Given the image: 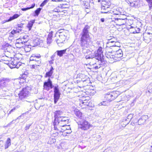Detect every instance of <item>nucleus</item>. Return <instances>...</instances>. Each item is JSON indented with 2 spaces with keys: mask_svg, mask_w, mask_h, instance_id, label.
<instances>
[{
  "mask_svg": "<svg viewBox=\"0 0 152 152\" xmlns=\"http://www.w3.org/2000/svg\"><path fill=\"white\" fill-rule=\"evenodd\" d=\"M13 121H12L11 122H10L9 124H10Z\"/></svg>",
  "mask_w": 152,
  "mask_h": 152,
  "instance_id": "63",
  "label": "nucleus"
},
{
  "mask_svg": "<svg viewBox=\"0 0 152 152\" xmlns=\"http://www.w3.org/2000/svg\"><path fill=\"white\" fill-rule=\"evenodd\" d=\"M20 16V15L18 14L14 15L10 17L9 18L6 20V22H9L12 21L15 19H16Z\"/></svg>",
  "mask_w": 152,
  "mask_h": 152,
  "instance_id": "23",
  "label": "nucleus"
},
{
  "mask_svg": "<svg viewBox=\"0 0 152 152\" xmlns=\"http://www.w3.org/2000/svg\"><path fill=\"white\" fill-rule=\"evenodd\" d=\"M75 115L79 118H81L82 117V113L79 111H76L75 112Z\"/></svg>",
  "mask_w": 152,
  "mask_h": 152,
  "instance_id": "33",
  "label": "nucleus"
},
{
  "mask_svg": "<svg viewBox=\"0 0 152 152\" xmlns=\"http://www.w3.org/2000/svg\"><path fill=\"white\" fill-rule=\"evenodd\" d=\"M123 55L122 51L121 49H120L115 52L114 55L112 52H108L105 54L106 56L108 58L112 60L113 59L114 61H118V58L122 57Z\"/></svg>",
  "mask_w": 152,
  "mask_h": 152,
  "instance_id": "4",
  "label": "nucleus"
},
{
  "mask_svg": "<svg viewBox=\"0 0 152 152\" xmlns=\"http://www.w3.org/2000/svg\"><path fill=\"white\" fill-rule=\"evenodd\" d=\"M118 43V42H115V43ZM115 44L114 45V46H116V45Z\"/></svg>",
  "mask_w": 152,
  "mask_h": 152,
  "instance_id": "62",
  "label": "nucleus"
},
{
  "mask_svg": "<svg viewBox=\"0 0 152 152\" xmlns=\"http://www.w3.org/2000/svg\"><path fill=\"white\" fill-rule=\"evenodd\" d=\"M148 118V116L147 115L142 116L138 120L137 122L138 124L139 125H142L143 124L145 123Z\"/></svg>",
  "mask_w": 152,
  "mask_h": 152,
  "instance_id": "15",
  "label": "nucleus"
},
{
  "mask_svg": "<svg viewBox=\"0 0 152 152\" xmlns=\"http://www.w3.org/2000/svg\"><path fill=\"white\" fill-rule=\"evenodd\" d=\"M58 85L54 86V101L55 104H56L60 97L61 93L60 92Z\"/></svg>",
  "mask_w": 152,
  "mask_h": 152,
  "instance_id": "7",
  "label": "nucleus"
},
{
  "mask_svg": "<svg viewBox=\"0 0 152 152\" xmlns=\"http://www.w3.org/2000/svg\"><path fill=\"white\" fill-rule=\"evenodd\" d=\"M109 5H102L101 7V13H109L110 12V8Z\"/></svg>",
  "mask_w": 152,
  "mask_h": 152,
  "instance_id": "14",
  "label": "nucleus"
},
{
  "mask_svg": "<svg viewBox=\"0 0 152 152\" xmlns=\"http://www.w3.org/2000/svg\"><path fill=\"white\" fill-rule=\"evenodd\" d=\"M84 6L86 8L88 9L90 6V4L88 2L85 1L84 2Z\"/></svg>",
  "mask_w": 152,
  "mask_h": 152,
  "instance_id": "39",
  "label": "nucleus"
},
{
  "mask_svg": "<svg viewBox=\"0 0 152 152\" xmlns=\"http://www.w3.org/2000/svg\"><path fill=\"white\" fill-rule=\"evenodd\" d=\"M60 34L59 35V39L61 40L63 42H64L66 39V37L64 35V33L60 32Z\"/></svg>",
  "mask_w": 152,
  "mask_h": 152,
  "instance_id": "25",
  "label": "nucleus"
},
{
  "mask_svg": "<svg viewBox=\"0 0 152 152\" xmlns=\"http://www.w3.org/2000/svg\"><path fill=\"white\" fill-rule=\"evenodd\" d=\"M84 99V98H83V102H82V104L84 105H88L89 104V102H88V100L87 99Z\"/></svg>",
  "mask_w": 152,
  "mask_h": 152,
  "instance_id": "36",
  "label": "nucleus"
},
{
  "mask_svg": "<svg viewBox=\"0 0 152 152\" xmlns=\"http://www.w3.org/2000/svg\"><path fill=\"white\" fill-rule=\"evenodd\" d=\"M69 121V120L66 117H63L61 119L57 121H54L53 125L54 126L55 130H58V129L60 127H64V126H67V125Z\"/></svg>",
  "mask_w": 152,
  "mask_h": 152,
  "instance_id": "3",
  "label": "nucleus"
},
{
  "mask_svg": "<svg viewBox=\"0 0 152 152\" xmlns=\"http://www.w3.org/2000/svg\"><path fill=\"white\" fill-rule=\"evenodd\" d=\"M26 40L25 41L22 40L21 39V38L18 39L16 40V46H18L19 44H20L21 47H22L23 46L25 45V43L26 42Z\"/></svg>",
  "mask_w": 152,
  "mask_h": 152,
  "instance_id": "20",
  "label": "nucleus"
},
{
  "mask_svg": "<svg viewBox=\"0 0 152 152\" xmlns=\"http://www.w3.org/2000/svg\"><path fill=\"white\" fill-rule=\"evenodd\" d=\"M87 92L89 93V94L90 95H94V90H88Z\"/></svg>",
  "mask_w": 152,
  "mask_h": 152,
  "instance_id": "38",
  "label": "nucleus"
},
{
  "mask_svg": "<svg viewBox=\"0 0 152 152\" xmlns=\"http://www.w3.org/2000/svg\"><path fill=\"white\" fill-rule=\"evenodd\" d=\"M146 33L148 34H152V27H147L146 30Z\"/></svg>",
  "mask_w": 152,
  "mask_h": 152,
  "instance_id": "31",
  "label": "nucleus"
},
{
  "mask_svg": "<svg viewBox=\"0 0 152 152\" xmlns=\"http://www.w3.org/2000/svg\"><path fill=\"white\" fill-rule=\"evenodd\" d=\"M54 86L53 85L52 82L50 78L48 79L47 81L45 82L44 83V89L47 91L49 90L50 89L52 88Z\"/></svg>",
  "mask_w": 152,
  "mask_h": 152,
  "instance_id": "11",
  "label": "nucleus"
},
{
  "mask_svg": "<svg viewBox=\"0 0 152 152\" xmlns=\"http://www.w3.org/2000/svg\"><path fill=\"white\" fill-rule=\"evenodd\" d=\"M52 12H60V10H59V9L58 8H57L54 9L53 11H52Z\"/></svg>",
  "mask_w": 152,
  "mask_h": 152,
  "instance_id": "46",
  "label": "nucleus"
},
{
  "mask_svg": "<svg viewBox=\"0 0 152 152\" xmlns=\"http://www.w3.org/2000/svg\"><path fill=\"white\" fill-rule=\"evenodd\" d=\"M39 44V43L37 42V44L36 45H38Z\"/></svg>",
  "mask_w": 152,
  "mask_h": 152,
  "instance_id": "61",
  "label": "nucleus"
},
{
  "mask_svg": "<svg viewBox=\"0 0 152 152\" xmlns=\"http://www.w3.org/2000/svg\"><path fill=\"white\" fill-rule=\"evenodd\" d=\"M11 81L10 79L8 77H1L0 78V89L8 86Z\"/></svg>",
  "mask_w": 152,
  "mask_h": 152,
  "instance_id": "8",
  "label": "nucleus"
},
{
  "mask_svg": "<svg viewBox=\"0 0 152 152\" xmlns=\"http://www.w3.org/2000/svg\"><path fill=\"white\" fill-rule=\"evenodd\" d=\"M77 123L78 128L83 130L88 129L91 126L88 122L85 119H80Z\"/></svg>",
  "mask_w": 152,
  "mask_h": 152,
  "instance_id": "6",
  "label": "nucleus"
},
{
  "mask_svg": "<svg viewBox=\"0 0 152 152\" xmlns=\"http://www.w3.org/2000/svg\"><path fill=\"white\" fill-rule=\"evenodd\" d=\"M100 67L101 65L100 64H99L98 66H94V68L96 69L99 68Z\"/></svg>",
  "mask_w": 152,
  "mask_h": 152,
  "instance_id": "52",
  "label": "nucleus"
},
{
  "mask_svg": "<svg viewBox=\"0 0 152 152\" xmlns=\"http://www.w3.org/2000/svg\"><path fill=\"white\" fill-rule=\"evenodd\" d=\"M85 58L86 59H92L94 56L92 54V52L89 50H87L85 53Z\"/></svg>",
  "mask_w": 152,
  "mask_h": 152,
  "instance_id": "17",
  "label": "nucleus"
},
{
  "mask_svg": "<svg viewBox=\"0 0 152 152\" xmlns=\"http://www.w3.org/2000/svg\"><path fill=\"white\" fill-rule=\"evenodd\" d=\"M152 37L149 35H147L143 37V40L147 43H149L151 40Z\"/></svg>",
  "mask_w": 152,
  "mask_h": 152,
  "instance_id": "22",
  "label": "nucleus"
},
{
  "mask_svg": "<svg viewBox=\"0 0 152 152\" xmlns=\"http://www.w3.org/2000/svg\"><path fill=\"white\" fill-rule=\"evenodd\" d=\"M54 61L53 59H52L49 62L50 64H52L53 63V61Z\"/></svg>",
  "mask_w": 152,
  "mask_h": 152,
  "instance_id": "54",
  "label": "nucleus"
},
{
  "mask_svg": "<svg viewBox=\"0 0 152 152\" xmlns=\"http://www.w3.org/2000/svg\"><path fill=\"white\" fill-rule=\"evenodd\" d=\"M52 38H47V43L49 45L51 44L52 41Z\"/></svg>",
  "mask_w": 152,
  "mask_h": 152,
  "instance_id": "43",
  "label": "nucleus"
},
{
  "mask_svg": "<svg viewBox=\"0 0 152 152\" xmlns=\"http://www.w3.org/2000/svg\"><path fill=\"white\" fill-rule=\"evenodd\" d=\"M19 107V106L18 105L14 107H16V109L17 108H18Z\"/></svg>",
  "mask_w": 152,
  "mask_h": 152,
  "instance_id": "57",
  "label": "nucleus"
},
{
  "mask_svg": "<svg viewBox=\"0 0 152 152\" xmlns=\"http://www.w3.org/2000/svg\"><path fill=\"white\" fill-rule=\"evenodd\" d=\"M31 87L27 86L23 88L18 94L19 98L21 100L31 102L32 101L31 99V96L30 91Z\"/></svg>",
  "mask_w": 152,
  "mask_h": 152,
  "instance_id": "2",
  "label": "nucleus"
},
{
  "mask_svg": "<svg viewBox=\"0 0 152 152\" xmlns=\"http://www.w3.org/2000/svg\"><path fill=\"white\" fill-rule=\"evenodd\" d=\"M23 24L21 23L20 24H18L17 25L18 27H17V30H19L20 32L22 30V28H23Z\"/></svg>",
  "mask_w": 152,
  "mask_h": 152,
  "instance_id": "35",
  "label": "nucleus"
},
{
  "mask_svg": "<svg viewBox=\"0 0 152 152\" xmlns=\"http://www.w3.org/2000/svg\"><path fill=\"white\" fill-rule=\"evenodd\" d=\"M100 21L102 22H104L105 21L104 19V18H101L100 19Z\"/></svg>",
  "mask_w": 152,
  "mask_h": 152,
  "instance_id": "55",
  "label": "nucleus"
},
{
  "mask_svg": "<svg viewBox=\"0 0 152 152\" xmlns=\"http://www.w3.org/2000/svg\"><path fill=\"white\" fill-rule=\"evenodd\" d=\"M10 62V67L12 69L15 68H18L21 65V62H18L17 59H15L14 58H11Z\"/></svg>",
  "mask_w": 152,
  "mask_h": 152,
  "instance_id": "9",
  "label": "nucleus"
},
{
  "mask_svg": "<svg viewBox=\"0 0 152 152\" xmlns=\"http://www.w3.org/2000/svg\"><path fill=\"white\" fill-rule=\"evenodd\" d=\"M31 125V124L26 125L25 128V130H28Z\"/></svg>",
  "mask_w": 152,
  "mask_h": 152,
  "instance_id": "50",
  "label": "nucleus"
},
{
  "mask_svg": "<svg viewBox=\"0 0 152 152\" xmlns=\"http://www.w3.org/2000/svg\"><path fill=\"white\" fill-rule=\"evenodd\" d=\"M30 69H37L39 66H40L41 65H39L36 63H33V64H30Z\"/></svg>",
  "mask_w": 152,
  "mask_h": 152,
  "instance_id": "27",
  "label": "nucleus"
},
{
  "mask_svg": "<svg viewBox=\"0 0 152 152\" xmlns=\"http://www.w3.org/2000/svg\"><path fill=\"white\" fill-rule=\"evenodd\" d=\"M110 3L109 1H107L106 2V1H102V2H101V4H102V5H109L108 4Z\"/></svg>",
  "mask_w": 152,
  "mask_h": 152,
  "instance_id": "42",
  "label": "nucleus"
},
{
  "mask_svg": "<svg viewBox=\"0 0 152 152\" xmlns=\"http://www.w3.org/2000/svg\"><path fill=\"white\" fill-rule=\"evenodd\" d=\"M11 140L9 138H8L6 142L5 146V148L7 149L11 145Z\"/></svg>",
  "mask_w": 152,
  "mask_h": 152,
  "instance_id": "28",
  "label": "nucleus"
},
{
  "mask_svg": "<svg viewBox=\"0 0 152 152\" xmlns=\"http://www.w3.org/2000/svg\"><path fill=\"white\" fill-rule=\"evenodd\" d=\"M56 56V53H55L53 55L51 56V58L53 59V58H54Z\"/></svg>",
  "mask_w": 152,
  "mask_h": 152,
  "instance_id": "53",
  "label": "nucleus"
},
{
  "mask_svg": "<svg viewBox=\"0 0 152 152\" xmlns=\"http://www.w3.org/2000/svg\"><path fill=\"white\" fill-rule=\"evenodd\" d=\"M63 1V0H53V1Z\"/></svg>",
  "mask_w": 152,
  "mask_h": 152,
  "instance_id": "59",
  "label": "nucleus"
},
{
  "mask_svg": "<svg viewBox=\"0 0 152 152\" xmlns=\"http://www.w3.org/2000/svg\"><path fill=\"white\" fill-rule=\"evenodd\" d=\"M56 42L57 43L59 46H60V45H59V44L63 43V42L61 40H60L59 39H58L57 40Z\"/></svg>",
  "mask_w": 152,
  "mask_h": 152,
  "instance_id": "48",
  "label": "nucleus"
},
{
  "mask_svg": "<svg viewBox=\"0 0 152 152\" xmlns=\"http://www.w3.org/2000/svg\"><path fill=\"white\" fill-rule=\"evenodd\" d=\"M117 96L113 93L107 94L105 96V98L107 100L110 102L114 100Z\"/></svg>",
  "mask_w": 152,
  "mask_h": 152,
  "instance_id": "13",
  "label": "nucleus"
},
{
  "mask_svg": "<svg viewBox=\"0 0 152 152\" xmlns=\"http://www.w3.org/2000/svg\"><path fill=\"white\" fill-rule=\"evenodd\" d=\"M42 8H37L36 10L34 11V13L33 14V16H38Z\"/></svg>",
  "mask_w": 152,
  "mask_h": 152,
  "instance_id": "29",
  "label": "nucleus"
},
{
  "mask_svg": "<svg viewBox=\"0 0 152 152\" xmlns=\"http://www.w3.org/2000/svg\"><path fill=\"white\" fill-rule=\"evenodd\" d=\"M77 78H79V81L83 82L86 81L88 79V77L85 75L82 74H79L77 75Z\"/></svg>",
  "mask_w": 152,
  "mask_h": 152,
  "instance_id": "18",
  "label": "nucleus"
},
{
  "mask_svg": "<svg viewBox=\"0 0 152 152\" xmlns=\"http://www.w3.org/2000/svg\"><path fill=\"white\" fill-rule=\"evenodd\" d=\"M148 3L149 7H152V0H145Z\"/></svg>",
  "mask_w": 152,
  "mask_h": 152,
  "instance_id": "41",
  "label": "nucleus"
},
{
  "mask_svg": "<svg viewBox=\"0 0 152 152\" xmlns=\"http://www.w3.org/2000/svg\"><path fill=\"white\" fill-rule=\"evenodd\" d=\"M4 64H7L9 66H10V61L7 60H4Z\"/></svg>",
  "mask_w": 152,
  "mask_h": 152,
  "instance_id": "49",
  "label": "nucleus"
},
{
  "mask_svg": "<svg viewBox=\"0 0 152 152\" xmlns=\"http://www.w3.org/2000/svg\"><path fill=\"white\" fill-rule=\"evenodd\" d=\"M114 10L113 11L114 14L115 15H120V17L121 18V16H123V15L121 14L122 13L123 10L121 8H118L116 9H114Z\"/></svg>",
  "mask_w": 152,
  "mask_h": 152,
  "instance_id": "19",
  "label": "nucleus"
},
{
  "mask_svg": "<svg viewBox=\"0 0 152 152\" xmlns=\"http://www.w3.org/2000/svg\"><path fill=\"white\" fill-rule=\"evenodd\" d=\"M110 41L109 42V43H113V42H115L114 41H111V40H110Z\"/></svg>",
  "mask_w": 152,
  "mask_h": 152,
  "instance_id": "58",
  "label": "nucleus"
},
{
  "mask_svg": "<svg viewBox=\"0 0 152 152\" xmlns=\"http://www.w3.org/2000/svg\"><path fill=\"white\" fill-rule=\"evenodd\" d=\"M102 48L101 47H99L98 49L97 53L95 55L96 58L98 60L101 59L102 55L103 52L102 51Z\"/></svg>",
  "mask_w": 152,
  "mask_h": 152,
  "instance_id": "16",
  "label": "nucleus"
},
{
  "mask_svg": "<svg viewBox=\"0 0 152 152\" xmlns=\"http://www.w3.org/2000/svg\"><path fill=\"white\" fill-rule=\"evenodd\" d=\"M66 51V49L62 50H58L56 51L58 56L60 57L62 56L64 54Z\"/></svg>",
  "mask_w": 152,
  "mask_h": 152,
  "instance_id": "24",
  "label": "nucleus"
},
{
  "mask_svg": "<svg viewBox=\"0 0 152 152\" xmlns=\"http://www.w3.org/2000/svg\"><path fill=\"white\" fill-rule=\"evenodd\" d=\"M133 114H129L127 117V119L128 121L129 122L130 120L132 119L133 117Z\"/></svg>",
  "mask_w": 152,
  "mask_h": 152,
  "instance_id": "40",
  "label": "nucleus"
},
{
  "mask_svg": "<svg viewBox=\"0 0 152 152\" xmlns=\"http://www.w3.org/2000/svg\"><path fill=\"white\" fill-rule=\"evenodd\" d=\"M34 23V20H31L28 22L27 25V27L28 28L29 30L30 31L31 29V28L32 27L33 24Z\"/></svg>",
  "mask_w": 152,
  "mask_h": 152,
  "instance_id": "26",
  "label": "nucleus"
},
{
  "mask_svg": "<svg viewBox=\"0 0 152 152\" xmlns=\"http://www.w3.org/2000/svg\"><path fill=\"white\" fill-rule=\"evenodd\" d=\"M53 32L51 31L48 34V38H52L53 36Z\"/></svg>",
  "mask_w": 152,
  "mask_h": 152,
  "instance_id": "47",
  "label": "nucleus"
},
{
  "mask_svg": "<svg viewBox=\"0 0 152 152\" xmlns=\"http://www.w3.org/2000/svg\"><path fill=\"white\" fill-rule=\"evenodd\" d=\"M90 28V26H85L80 34V44L81 47L87 48L91 42V38L89 35Z\"/></svg>",
  "mask_w": 152,
  "mask_h": 152,
  "instance_id": "1",
  "label": "nucleus"
},
{
  "mask_svg": "<svg viewBox=\"0 0 152 152\" xmlns=\"http://www.w3.org/2000/svg\"><path fill=\"white\" fill-rule=\"evenodd\" d=\"M125 18H114V20H113V21H114L115 23L117 25L121 26L122 25H124L126 23L127 21V19L126 16H125Z\"/></svg>",
  "mask_w": 152,
  "mask_h": 152,
  "instance_id": "10",
  "label": "nucleus"
},
{
  "mask_svg": "<svg viewBox=\"0 0 152 152\" xmlns=\"http://www.w3.org/2000/svg\"><path fill=\"white\" fill-rule=\"evenodd\" d=\"M70 128V127L68 126L67 128H66V129H65L64 128H61L62 130H64V132L66 134H69L70 133L72 132V131L70 129H69V128Z\"/></svg>",
  "mask_w": 152,
  "mask_h": 152,
  "instance_id": "30",
  "label": "nucleus"
},
{
  "mask_svg": "<svg viewBox=\"0 0 152 152\" xmlns=\"http://www.w3.org/2000/svg\"><path fill=\"white\" fill-rule=\"evenodd\" d=\"M35 4L34 3L31 5V7H27L25 8H22L21 9V10L23 11H26L28 10H29L33 8L35 6Z\"/></svg>",
  "mask_w": 152,
  "mask_h": 152,
  "instance_id": "32",
  "label": "nucleus"
},
{
  "mask_svg": "<svg viewBox=\"0 0 152 152\" xmlns=\"http://www.w3.org/2000/svg\"><path fill=\"white\" fill-rule=\"evenodd\" d=\"M54 121H57V120H59L60 119H61L63 117H65L62 116L63 114V112L60 110H57L54 113Z\"/></svg>",
  "mask_w": 152,
  "mask_h": 152,
  "instance_id": "12",
  "label": "nucleus"
},
{
  "mask_svg": "<svg viewBox=\"0 0 152 152\" xmlns=\"http://www.w3.org/2000/svg\"><path fill=\"white\" fill-rule=\"evenodd\" d=\"M27 77V76L25 74H23L21 76L20 78L21 79L23 80V82L24 80L25 81V79H26Z\"/></svg>",
  "mask_w": 152,
  "mask_h": 152,
  "instance_id": "37",
  "label": "nucleus"
},
{
  "mask_svg": "<svg viewBox=\"0 0 152 152\" xmlns=\"http://www.w3.org/2000/svg\"><path fill=\"white\" fill-rule=\"evenodd\" d=\"M150 91H151V92H152V88L150 90Z\"/></svg>",
  "mask_w": 152,
  "mask_h": 152,
  "instance_id": "64",
  "label": "nucleus"
},
{
  "mask_svg": "<svg viewBox=\"0 0 152 152\" xmlns=\"http://www.w3.org/2000/svg\"><path fill=\"white\" fill-rule=\"evenodd\" d=\"M3 142L2 141H0V148L2 146V144Z\"/></svg>",
  "mask_w": 152,
  "mask_h": 152,
  "instance_id": "56",
  "label": "nucleus"
},
{
  "mask_svg": "<svg viewBox=\"0 0 152 152\" xmlns=\"http://www.w3.org/2000/svg\"><path fill=\"white\" fill-rule=\"evenodd\" d=\"M41 57V56L39 54H32L30 58L29 63L30 64L36 63L39 65H41L42 63Z\"/></svg>",
  "mask_w": 152,
  "mask_h": 152,
  "instance_id": "5",
  "label": "nucleus"
},
{
  "mask_svg": "<svg viewBox=\"0 0 152 152\" xmlns=\"http://www.w3.org/2000/svg\"><path fill=\"white\" fill-rule=\"evenodd\" d=\"M20 31H18L17 30H12L11 32V34L12 35H13L14 34H15V33H19Z\"/></svg>",
  "mask_w": 152,
  "mask_h": 152,
  "instance_id": "44",
  "label": "nucleus"
},
{
  "mask_svg": "<svg viewBox=\"0 0 152 152\" xmlns=\"http://www.w3.org/2000/svg\"><path fill=\"white\" fill-rule=\"evenodd\" d=\"M27 37H28L27 36H23L22 37H21L20 38H21V39H22V40H23L24 41H25V40H26V42H27L28 41Z\"/></svg>",
  "mask_w": 152,
  "mask_h": 152,
  "instance_id": "45",
  "label": "nucleus"
},
{
  "mask_svg": "<svg viewBox=\"0 0 152 152\" xmlns=\"http://www.w3.org/2000/svg\"><path fill=\"white\" fill-rule=\"evenodd\" d=\"M54 69L53 68V67L52 66H51V67L50 69V70L47 72L45 74V77H49L51 76L53 73V70Z\"/></svg>",
  "mask_w": 152,
  "mask_h": 152,
  "instance_id": "21",
  "label": "nucleus"
},
{
  "mask_svg": "<svg viewBox=\"0 0 152 152\" xmlns=\"http://www.w3.org/2000/svg\"><path fill=\"white\" fill-rule=\"evenodd\" d=\"M16 110V107H14L12 109V110H11L9 112V113H8V114H9L10 113H11L13 111H14V110Z\"/></svg>",
  "mask_w": 152,
  "mask_h": 152,
  "instance_id": "51",
  "label": "nucleus"
},
{
  "mask_svg": "<svg viewBox=\"0 0 152 152\" xmlns=\"http://www.w3.org/2000/svg\"><path fill=\"white\" fill-rule=\"evenodd\" d=\"M150 152H152V148L150 147Z\"/></svg>",
  "mask_w": 152,
  "mask_h": 152,
  "instance_id": "60",
  "label": "nucleus"
},
{
  "mask_svg": "<svg viewBox=\"0 0 152 152\" xmlns=\"http://www.w3.org/2000/svg\"><path fill=\"white\" fill-rule=\"evenodd\" d=\"M133 2L134 3H133L132 4H133V6L136 7L138 6L139 3V0H133Z\"/></svg>",
  "mask_w": 152,
  "mask_h": 152,
  "instance_id": "34",
  "label": "nucleus"
}]
</instances>
